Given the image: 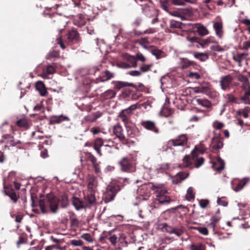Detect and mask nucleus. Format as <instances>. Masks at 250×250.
<instances>
[{"label":"nucleus","instance_id":"c85d7f7f","mask_svg":"<svg viewBox=\"0 0 250 250\" xmlns=\"http://www.w3.org/2000/svg\"><path fill=\"white\" fill-rule=\"evenodd\" d=\"M95 191L92 190H88V194L87 197L85 198V200H86L88 203L90 205H93L96 202V197L95 195Z\"/></svg>","mask_w":250,"mask_h":250},{"label":"nucleus","instance_id":"7ed1b4c3","mask_svg":"<svg viewBox=\"0 0 250 250\" xmlns=\"http://www.w3.org/2000/svg\"><path fill=\"white\" fill-rule=\"evenodd\" d=\"M205 151V148L202 145L196 146L194 150L192 151L191 155L192 156V160L196 162V167L198 168L200 167L204 162V159L203 157H198V154H203Z\"/></svg>","mask_w":250,"mask_h":250},{"label":"nucleus","instance_id":"b1692460","mask_svg":"<svg viewBox=\"0 0 250 250\" xmlns=\"http://www.w3.org/2000/svg\"><path fill=\"white\" fill-rule=\"evenodd\" d=\"M114 133L116 136L120 140H124L125 137L123 133V129L122 127L119 125H115L113 129Z\"/></svg>","mask_w":250,"mask_h":250},{"label":"nucleus","instance_id":"79ce46f5","mask_svg":"<svg viewBox=\"0 0 250 250\" xmlns=\"http://www.w3.org/2000/svg\"><path fill=\"white\" fill-rule=\"evenodd\" d=\"M217 164L219 165V167H215L216 171L220 172L224 168L225 163L221 158H218L217 160Z\"/></svg>","mask_w":250,"mask_h":250},{"label":"nucleus","instance_id":"bb28decb","mask_svg":"<svg viewBox=\"0 0 250 250\" xmlns=\"http://www.w3.org/2000/svg\"><path fill=\"white\" fill-rule=\"evenodd\" d=\"M192 158H190L189 155H186L184 158L183 159V163H182V167H187L190 166H191L193 162L195 163V165H196V162L192 160V156L191 155Z\"/></svg>","mask_w":250,"mask_h":250},{"label":"nucleus","instance_id":"39448f33","mask_svg":"<svg viewBox=\"0 0 250 250\" xmlns=\"http://www.w3.org/2000/svg\"><path fill=\"white\" fill-rule=\"evenodd\" d=\"M126 62H121L118 63V66L123 69H127L131 67H136L137 62L136 58L134 56L127 55Z\"/></svg>","mask_w":250,"mask_h":250},{"label":"nucleus","instance_id":"774afa93","mask_svg":"<svg viewBox=\"0 0 250 250\" xmlns=\"http://www.w3.org/2000/svg\"><path fill=\"white\" fill-rule=\"evenodd\" d=\"M250 48V41L244 42L243 43L242 49L248 50Z\"/></svg>","mask_w":250,"mask_h":250},{"label":"nucleus","instance_id":"5701e85b","mask_svg":"<svg viewBox=\"0 0 250 250\" xmlns=\"http://www.w3.org/2000/svg\"><path fill=\"white\" fill-rule=\"evenodd\" d=\"M223 146V142L218 138H213L211 145V147L213 150H218L221 148Z\"/></svg>","mask_w":250,"mask_h":250},{"label":"nucleus","instance_id":"cd10ccee","mask_svg":"<svg viewBox=\"0 0 250 250\" xmlns=\"http://www.w3.org/2000/svg\"><path fill=\"white\" fill-rule=\"evenodd\" d=\"M16 125L20 127L25 128H28L29 127L27 121L25 117L18 119L16 122Z\"/></svg>","mask_w":250,"mask_h":250},{"label":"nucleus","instance_id":"20e7f679","mask_svg":"<svg viewBox=\"0 0 250 250\" xmlns=\"http://www.w3.org/2000/svg\"><path fill=\"white\" fill-rule=\"evenodd\" d=\"M188 137L186 134H181L176 139L169 140L167 144L169 146H182V150H184V146L187 145Z\"/></svg>","mask_w":250,"mask_h":250},{"label":"nucleus","instance_id":"58836bf2","mask_svg":"<svg viewBox=\"0 0 250 250\" xmlns=\"http://www.w3.org/2000/svg\"><path fill=\"white\" fill-rule=\"evenodd\" d=\"M190 249L191 250H205V247L201 243L196 245L191 244L190 245Z\"/></svg>","mask_w":250,"mask_h":250},{"label":"nucleus","instance_id":"7c9ffc66","mask_svg":"<svg viewBox=\"0 0 250 250\" xmlns=\"http://www.w3.org/2000/svg\"><path fill=\"white\" fill-rule=\"evenodd\" d=\"M60 57V51L55 49L50 50L46 56L47 60H51L53 58H59Z\"/></svg>","mask_w":250,"mask_h":250},{"label":"nucleus","instance_id":"1a4fd4ad","mask_svg":"<svg viewBox=\"0 0 250 250\" xmlns=\"http://www.w3.org/2000/svg\"><path fill=\"white\" fill-rule=\"evenodd\" d=\"M232 81V78L229 75L222 77L221 78V80L220 81L221 88L224 90L229 88L230 86Z\"/></svg>","mask_w":250,"mask_h":250},{"label":"nucleus","instance_id":"09e8293b","mask_svg":"<svg viewBox=\"0 0 250 250\" xmlns=\"http://www.w3.org/2000/svg\"><path fill=\"white\" fill-rule=\"evenodd\" d=\"M152 64H143L140 69L141 72H146L150 70Z\"/></svg>","mask_w":250,"mask_h":250},{"label":"nucleus","instance_id":"412c9836","mask_svg":"<svg viewBox=\"0 0 250 250\" xmlns=\"http://www.w3.org/2000/svg\"><path fill=\"white\" fill-rule=\"evenodd\" d=\"M225 99L227 100V101L228 103H231V104H238L241 103V102H242V101L241 99V98L240 99H238L234 97L232 94H227L225 96Z\"/></svg>","mask_w":250,"mask_h":250},{"label":"nucleus","instance_id":"a19ab883","mask_svg":"<svg viewBox=\"0 0 250 250\" xmlns=\"http://www.w3.org/2000/svg\"><path fill=\"white\" fill-rule=\"evenodd\" d=\"M169 27L171 28H181L182 23L180 21L171 20L170 22Z\"/></svg>","mask_w":250,"mask_h":250},{"label":"nucleus","instance_id":"dca6fc26","mask_svg":"<svg viewBox=\"0 0 250 250\" xmlns=\"http://www.w3.org/2000/svg\"><path fill=\"white\" fill-rule=\"evenodd\" d=\"M97 186L96 178L93 176H89L88 178V190L95 191Z\"/></svg>","mask_w":250,"mask_h":250},{"label":"nucleus","instance_id":"c03bdc74","mask_svg":"<svg viewBox=\"0 0 250 250\" xmlns=\"http://www.w3.org/2000/svg\"><path fill=\"white\" fill-rule=\"evenodd\" d=\"M146 105H149V104L148 103H147V102H145L144 104H138V105L134 104V105H133L132 106H130V107H127L125 109L131 110V109H136L137 108H141L142 107L146 108Z\"/></svg>","mask_w":250,"mask_h":250},{"label":"nucleus","instance_id":"3c124183","mask_svg":"<svg viewBox=\"0 0 250 250\" xmlns=\"http://www.w3.org/2000/svg\"><path fill=\"white\" fill-rule=\"evenodd\" d=\"M188 76L191 79L198 80L201 78L200 74L197 72H190L188 74Z\"/></svg>","mask_w":250,"mask_h":250},{"label":"nucleus","instance_id":"a18cd8bd","mask_svg":"<svg viewBox=\"0 0 250 250\" xmlns=\"http://www.w3.org/2000/svg\"><path fill=\"white\" fill-rule=\"evenodd\" d=\"M173 114L172 110H160L159 115L162 117L167 118Z\"/></svg>","mask_w":250,"mask_h":250},{"label":"nucleus","instance_id":"f3484780","mask_svg":"<svg viewBox=\"0 0 250 250\" xmlns=\"http://www.w3.org/2000/svg\"><path fill=\"white\" fill-rule=\"evenodd\" d=\"M143 126L148 130L153 131L155 132H158V129L156 127L155 123L153 122L147 121L142 123Z\"/></svg>","mask_w":250,"mask_h":250},{"label":"nucleus","instance_id":"13d9d810","mask_svg":"<svg viewBox=\"0 0 250 250\" xmlns=\"http://www.w3.org/2000/svg\"><path fill=\"white\" fill-rule=\"evenodd\" d=\"M208 204H209V201H208V200L207 199L201 200L199 201L200 206L202 208H206L207 207V206L208 205Z\"/></svg>","mask_w":250,"mask_h":250},{"label":"nucleus","instance_id":"603ef678","mask_svg":"<svg viewBox=\"0 0 250 250\" xmlns=\"http://www.w3.org/2000/svg\"><path fill=\"white\" fill-rule=\"evenodd\" d=\"M71 244L73 246H82L83 242L81 240L73 239L71 241Z\"/></svg>","mask_w":250,"mask_h":250},{"label":"nucleus","instance_id":"a211bd4d","mask_svg":"<svg viewBox=\"0 0 250 250\" xmlns=\"http://www.w3.org/2000/svg\"><path fill=\"white\" fill-rule=\"evenodd\" d=\"M116 193L114 188L112 186H108L105 193V197L108 201H111L114 198Z\"/></svg>","mask_w":250,"mask_h":250},{"label":"nucleus","instance_id":"6e6d98bb","mask_svg":"<svg viewBox=\"0 0 250 250\" xmlns=\"http://www.w3.org/2000/svg\"><path fill=\"white\" fill-rule=\"evenodd\" d=\"M57 43L60 45V47L62 49H64L65 48V45L63 42L62 36H60L56 40Z\"/></svg>","mask_w":250,"mask_h":250},{"label":"nucleus","instance_id":"6ab92c4d","mask_svg":"<svg viewBox=\"0 0 250 250\" xmlns=\"http://www.w3.org/2000/svg\"><path fill=\"white\" fill-rule=\"evenodd\" d=\"M73 205L75 207L77 210H80L83 208H85V205L83 202H82L79 198L74 197L72 200Z\"/></svg>","mask_w":250,"mask_h":250},{"label":"nucleus","instance_id":"72a5a7b5","mask_svg":"<svg viewBox=\"0 0 250 250\" xmlns=\"http://www.w3.org/2000/svg\"><path fill=\"white\" fill-rule=\"evenodd\" d=\"M220 220V217L219 216L214 215L212 216L210 218V222L208 224V226L212 228L213 230H214L217 223Z\"/></svg>","mask_w":250,"mask_h":250},{"label":"nucleus","instance_id":"4468645a","mask_svg":"<svg viewBox=\"0 0 250 250\" xmlns=\"http://www.w3.org/2000/svg\"><path fill=\"white\" fill-rule=\"evenodd\" d=\"M119 164L122 171L128 172L131 167V163L130 160L126 157H124L119 162Z\"/></svg>","mask_w":250,"mask_h":250},{"label":"nucleus","instance_id":"0eeeda50","mask_svg":"<svg viewBox=\"0 0 250 250\" xmlns=\"http://www.w3.org/2000/svg\"><path fill=\"white\" fill-rule=\"evenodd\" d=\"M67 42L70 44L79 43L81 42L80 34L76 30L72 29L67 34Z\"/></svg>","mask_w":250,"mask_h":250},{"label":"nucleus","instance_id":"e2e57ef3","mask_svg":"<svg viewBox=\"0 0 250 250\" xmlns=\"http://www.w3.org/2000/svg\"><path fill=\"white\" fill-rule=\"evenodd\" d=\"M245 55V53L238 54L235 57H234V60L236 62H241L243 60Z\"/></svg>","mask_w":250,"mask_h":250},{"label":"nucleus","instance_id":"c9c22d12","mask_svg":"<svg viewBox=\"0 0 250 250\" xmlns=\"http://www.w3.org/2000/svg\"><path fill=\"white\" fill-rule=\"evenodd\" d=\"M103 146V141L101 138L97 139L95 141L94 143V148L97 152V153L101 155V152L100 151V147Z\"/></svg>","mask_w":250,"mask_h":250},{"label":"nucleus","instance_id":"a878e982","mask_svg":"<svg viewBox=\"0 0 250 250\" xmlns=\"http://www.w3.org/2000/svg\"><path fill=\"white\" fill-rule=\"evenodd\" d=\"M193 56L195 58L200 60L201 62H205L209 58L208 55L207 53L197 52H194Z\"/></svg>","mask_w":250,"mask_h":250},{"label":"nucleus","instance_id":"9b49d317","mask_svg":"<svg viewBox=\"0 0 250 250\" xmlns=\"http://www.w3.org/2000/svg\"><path fill=\"white\" fill-rule=\"evenodd\" d=\"M112 83L114 84V88L117 90H120L125 87H132L135 88H137V86L133 83H129L122 81H113Z\"/></svg>","mask_w":250,"mask_h":250},{"label":"nucleus","instance_id":"ddd939ff","mask_svg":"<svg viewBox=\"0 0 250 250\" xmlns=\"http://www.w3.org/2000/svg\"><path fill=\"white\" fill-rule=\"evenodd\" d=\"M187 40L190 42H197L201 46L204 47L208 45V40L202 39L200 38L197 37H191L189 35L187 37Z\"/></svg>","mask_w":250,"mask_h":250},{"label":"nucleus","instance_id":"2eb2a0df","mask_svg":"<svg viewBox=\"0 0 250 250\" xmlns=\"http://www.w3.org/2000/svg\"><path fill=\"white\" fill-rule=\"evenodd\" d=\"M193 28L198 33V35L201 36H204L208 34V29L205 26L199 24H195Z\"/></svg>","mask_w":250,"mask_h":250},{"label":"nucleus","instance_id":"37998d69","mask_svg":"<svg viewBox=\"0 0 250 250\" xmlns=\"http://www.w3.org/2000/svg\"><path fill=\"white\" fill-rule=\"evenodd\" d=\"M137 42L139 43L141 46H143L144 48H146V44H149V42L148 40L147 37H144L142 38L139 40H138Z\"/></svg>","mask_w":250,"mask_h":250},{"label":"nucleus","instance_id":"4c0bfd02","mask_svg":"<svg viewBox=\"0 0 250 250\" xmlns=\"http://www.w3.org/2000/svg\"><path fill=\"white\" fill-rule=\"evenodd\" d=\"M0 129L2 132H11L13 130L12 126L9 125L6 122L0 126Z\"/></svg>","mask_w":250,"mask_h":250},{"label":"nucleus","instance_id":"f8f14e48","mask_svg":"<svg viewBox=\"0 0 250 250\" xmlns=\"http://www.w3.org/2000/svg\"><path fill=\"white\" fill-rule=\"evenodd\" d=\"M56 67L53 65H48L46 66L42 70V77L44 79L48 78V75H52L55 73Z\"/></svg>","mask_w":250,"mask_h":250},{"label":"nucleus","instance_id":"49530a36","mask_svg":"<svg viewBox=\"0 0 250 250\" xmlns=\"http://www.w3.org/2000/svg\"><path fill=\"white\" fill-rule=\"evenodd\" d=\"M81 238L89 243H92L93 239L91 235L89 233H84L81 235Z\"/></svg>","mask_w":250,"mask_h":250},{"label":"nucleus","instance_id":"c756f323","mask_svg":"<svg viewBox=\"0 0 250 250\" xmlns=\"http://www.w3.org/2000/svg\"><path fill=\"white\" fill-rule=\"evenodd\" d=\"M213 28L216 32V35L221 37L223 33L222 23L219 22H215L213 24Z\"/></svg>","mask_w":250,"mask_h":250},{"label":"nucleus","instance_id":"ea45409f","mask_svg":"<svg viewBox=\"0 0 250 250\" xmlns=\"http://www.w3.org/2000/svg\"><path fill=\"white\" fill-rule=\"evenodd\" d=\"M208 92L207 93L206 95L212 99H215L219 96V93L210 87L209 88Z\"/></svg>","mask_w":250,"mask_h":250},{"label":"nucleus","instance_id":"473e14b6","mask_svg":"<svg viewBox=\"0 0 250 250\" xmlns=\"http://www.w3.org/2000/svg\"><path fill=\"white\" fill-rule=\"evenodd\" d=\"M68 120L69 118L67 116L62 115L55 116L52 118V122L53 123L60 124L62 121Z\"/></svg>","mask_w":250,"mask_h":250},{"label":"nucleus","instance_id":"5fc2aeb1","mask_svg":"<svg viewBox=\"0 0 250 250\" xmlns=\"http://www.w3.org/2000/svg\"><path fill=\"white\" fill-rule=\"evenodd\" d=\"M163 228L165 229L167 232L170 234H172L173 233V232H174L175 228H172L169 226H168L166 224H164Z\"/></svg>","mask_w":250,"mask_h":250},{"label":"nucleus","instance_id":"f03ea898","mask_svg":"<svg viewBox=\"0 0 250 250\" xmlns=\"http://www.w3.org/2000/svg\"><path fill=\"white\" fill-rule=\"evenodd\" d=\"M153 190L156 194V200L161 204H167L170 202V198L167 195V190L160 186H153Z\"/></svg>","mask_w":250,"mask_h":250},{"label":"nucleus","instance_id":"de8ad7c7","mask_svg":"<svg viewBox=\"0 0 250 250\" xmlns=\"http://www.w3.org/2000/svg\"><path fill=\"white\" fill-rule=\"evenodd\" d=\"M101 115V114L97 112H96L94 115H92V117L88 116L87 117L86 120L89 122H94L95 121L97 118L100 117Z\"/></svg>","mask_w":250,"mask_h":250},{"label":"nucleus","instance_id":"0e129e2a","mask_svg":"<svg viewBox=\"0 0 250 250\" xmlns=\"http://www.w3.org/2000/svg\"><path fill=\"white\" fill-rule=\"evenodd\" d=\"M188 173L181 172L177 174V176L181 179V181L185 180L188 177Z\"/></svg>","mask_w":250,"mask_h":250},{"label":"nucleus","instance_id":"aec40b11","mask_svg":"<svg viewBox=\"0 0 250 250\" xmlns=\"http://www.w3.org/2000/svg\"><path fill=\"white\" fill-rule=\"evenodd\" d=\"M194 64V62L189 61L187 58L181 59L180 67L182 69H187L189 66L193 65Z\"/></svg>","mask_w":250,"mask_h":250},{"label":"nucleus","instance_id":"423d86ee","mask_svg":"<svg viewBox=\"0 0 250 250\" xmlns=\"http://www.w3.org/2000/svg\"><path fill=\"white\" fill-rule=\"evenodd\" d=\"M244 94L241 97L242 102L245 104H250V82L243 83L241 86Z\"/></svg>","mask_w":250,"mask_h":250},{"label":"nucleus","instance_id":"f257e3e1","mask_svg":"<svg viewBox=\"0 0 250 250\" xmlns=\"http://www.w3.org/2000/svg\"><path fill=\"white\" fill-rule=\"evenodd\" d=\"M40 207L42 213H47L50 211L53 213L57 212L58 206L57 199L52 195H48L40 202Z\"/></svg>","mask_w":250,"mask_h":250},{"label":"nucleus","instance_id":"9d476101","mask_svg":"<svg viewBox=\"0 0 250 250\" xmlns=\"http://www.w3.org/2000/svg\"><path fill=\"white\" fill-rule=\"evenodd\" d=\"M35 89L37 90L41 96H45L48 93L47 88L43 82L37 81L35 84Z\"/></svg>","mask_w":250,"mask_h":250},{"label":"nucleus","instance_id":"2f4dec72","mask_svg":"<svg viewBox=\"0 0 250 250\" xmlns=\"http://www.w3.org/2000/svg\"><path fill=\"white\" fill-rule=\"evenodd\" d=\"M198 104L201 105L203 107L206 108H210L211 106L210 102L206 99H198L196 100Z\"/></svg>","mask_w":250,"mask_h":250},{"label":"nucleus","instance_id":"393cba45","mask_svg":"<svg viewBox=\"0 0 250 250\" xmlns=\"http://www.w3.org/2000/svg\"><path fill=\"white\" fill-rule=\"evenodd\" d=\"M130 113L128 110H122L118 116L119 118L125 124H127L129 121V116Z\"/></svg>","mask_w":250,"mask_h":250},{"label":"nucleus","instance_id":"4d7b16f0","mask_svg":"<svg viewBox=\"0 0 250 250\" xmlns=\"http://www.w3.org/2000/svg\"><path fill=\"white\" fill-rule=\"evenodd\" d=\"M172 3L176 5H184L187 3L186 0H171Z\"/></svg>","mask_w":250,"mask_h":250},{"label":"nucleus","instance_id":"338daca9","mask_svg":"<svg viewBox=\"0 0 250 250\" xmlns=\"http://www.w3.org/2000/svg\"><path fill=\"white\" fill-rule=\"evenodd\" d=\"M101 65L93 67L90 70V73L95 75L97 71H99L101 70Z\"/></svg>","mask_w":250,"mask_h":250},{"label":"nucleus","instance_id":"69168bd1","mask_svg":"<svg viewBox=\"0 0 250 250\" xmlns=\"http://www.w3.org/2000/svg\"><path fill=\"white\" fill-rule=\"evenodd\" d=\"M109 241L113 245H116L117 242V237L116 235L113 234L108 238Z\"/></svg>","mask_w":250,"mask_h":250},{"label":"nucleus","instance_id":"4be33fe9","mask_svg":"<svg viewBox=\"0 0 250 250\" xmlns=\"http://www.w3.org/2000/svg\"><path fill=\"white\" fill-rule=\"evenodd\" d=\"M116 95V92L112 89H108L101 95V97L104 100L112 99Z\"/></svg>","mask_w":250,"mask_h":250},{"label":"nucleus","instance_id":"052dcab7","mask_svg":"<svg viewBox=\"0 0 250 250\" xmlns=\"http://www.w3.org/2000/svg\"><path fill=\"white\" fill-rule=\"evenodd\" d=\"M130 76L139 77L142 75V72L138 70H131L127 73Z\"/></svg>","mask_w":250,"mask_h":250},{"label":"nucleus","instance_id":"680f3d73","mask_svg":"<svg viewBox=\"0 0 250 250\" xmlns=\"http://www.w3.org/2000/svg\"><path fill=\"white\" fill-rule=\"evenodd\" d=\"M248 111L249 110H238L237 114L242 116L244 118H247L249 116Z\"/></svg>","mask_w":250,"mask_h":250},{"label":"nucleus","instance_id":"e433bc0d","mask_svg":"<svg viewBox=\"0 0 250 250\" xmlns=\"http://www.w3.org/2000/svg\"><path fill=\"white\" fill-rule=\"evenodd\" d=\"M187 199L190 201L194 200L195 198V194L193 192V188L192 187H189L187 191V194L186 195Z\"/></svg>","mask_w":250,"mask_h":250},{"label":"nucleus","instance_id":"bf43d9fd","mask_svg":"<svg viewBox=\"0 0 250 250\" xmlns=\"http://www.w3.org/2000/svg\"><path fill=\"white\" fill-rule=\"evenodd\" d=\"M142 21L143 20L141 18L138 17L135 19V20L132 23V25L135 27H138L141 25Z\"/></svg>","mask_w":250,"mask_h":250},{"label":"nucleus","instance_id":"864d4df0","mask_svg":"<svg viewBox=\"0 0 250 250\" xmlns=\"http://www.w3.org/2000/svg\"><path fill=\"white\" fill-rule=\"evenodd\" d=\"M213 126L217 129H221L224 127V124L218 121H215L213 123Z\"/></svg>","mask_w":250,"mask_h":250},{"label":"nucleus","instance_id":"8fccbe9b","mask_svg":"<svg viewBox=\"0 0 250 250\" xmlns=\"http://www.w3.org/2000/svg\"><path fill=\"white\" fill-rule=\"evenodd\" d=\"M162 53V51L159 49H155L152 50V54L155 56L157 59L161 58Z\"/></svg>","mask_w":250,"mask_h":250},{"label":"nucleus","instance_id":"f704fd0d","mask_svg":"<svg viewBox=\"0 0 250 250\" xmlns=\"http://www.w3.org/2000/svg\"><path fill=\"white\" fill-rule=\"evenodd\" d=\"M249 180L250 179L249 178H244L239 182L236 187L234 188V190L236 192L240 191L243 188L245 184L248 183Z\"/></svg>","mask_w":250,"mask_h":250},{"label":"nucleus","instance_id":"6e6552de","mask_svg":"<svg viewBox=\"0 0 250 250\" xmlns=\"http://www.w3.org/2000/svg\"><path fill=\"white\" fill-rule=\"evenodd\" d=\"M114 73L111 72L108 70L103 71L101 75L99 76V78L96 79V83H98L100 82H104L105 81H108L111 78L114 77Z\"/></svg>","mask_w":250,"mask_h":250}]
</instances>
